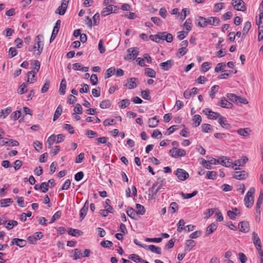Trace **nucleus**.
Segmentation results:
<instances>
[{
    "instance_id": "nucleus-1",
    "label": "nucleus",
    "mask_w": 263,
    "mask_h": 263,
    "mask_svg": "<svg viewBox=\"0 0 263 263\" xmlns=\"http://www.w3.org/2000/svg\"><path fill=\"white\" fill-rule=\"evenodd\" d=\"M149 39L158 43H160L161 41L165 40L168 43H171L173 41V36L171 33L167 32H161L155 35H151Z\"/></svg>"
},
{
    "instance_id": "nucleus-2",
    "label": "nucleus",
    "mask_w": 263,
    "mask_h": 263,
    "mask_svg": "<svg viewBox=\"0 0 263 263\" xmlns=\"http://www.w3.org/2000/svg\"><path fill=\"white\" fill-rule=\"evenodd\" d=\"M43 37V36L41 34L37 35L35 39V45L33 46H30L29 47V51H33V54L40 55L42 53L43 48V44H41V40Z\"/></svg>"
},
{
    "instance_id": "nucleus-3",
    "label": "nucleus",
    "mask_w": 263,
    "mask_h": 263,
    "mask_svg": "<svg viewBox=\"0 0 263 263\" xmlns=\"http://www.w3.org/2000/svg\"><path fill=\"white\" fill-rule=\"evenodd\" d=\"M255 189L254 187H251L245 197V204L248 208H251L254 203L253 195Z\"/></svg>"
},
{
    "instance_id": "nucleus-4",
    "label": "nucleus",
    "mask_w": 263,
    "mask_h": 263,
    "mask_svg": "<svg viewBox=\"0 0 263 263\" xmlns=\"http://www.w3.org/2000/svg\"><path fill=\"white\" fill-rule=\"evenodd\" d=\"M65 136L63 134H59L57 136L54 135H51L47 139L48 148H50L53 144L55 142L57 143L63 141Z\"/></svg>"
},
{
    "instance_id": "nucleus-5",
    "label": "nucleus",
    "mask_w": 263,
    "mask_h": 263,
    "mask_svg": "<svg viewBox=\"0 0 263 263\" xmlns=\"http://www.w3.org/2000/svg\"><path fill=\"white\" fill-rule=\"evenodd\" d=\"M164 180L161 178L157 179V181L153 184V186L149 190V192H151L152 196L155 198V197L158 192L161 189L163 184Z\"/></svg>"
},
{
    "instance_id": "nucleus-6",
    "label": "nucleus",
    "mask_w": 263,
    "mask_h": 263,
    "mask_svg": "<svg viewBox=\"0 0 263 263\" xmlns=\"http://www.w3.org/2000/svg\"><path fill=\"white\" fill-rule=\"evenodd\" d=\"M171 156L174 158H178L179 157H183L186 155L185 151L183 149L174 147L170 150Z\"/></svg>"
},
{
    "instance_id": "nucleus-7",
    "label": "nucleus",
    "mask_w": 263,
    "mask_h": 263,
    "mask_svg": "<svg viewBox=\"0 0 263 263\" xmlns=\"http://www.w3.org/2000/svg\"><path fill=\"white\" fill-rule=\"evenodd\" d=\"M232 4L237 11H245L246 10L245 3L242 0H233Z\"/></svg>"
},
{
    "instance_id": "nucleus-8",
    "label": "nucleus",
    "mask_w": 263,
    "mask_h": 263,
    "mask_svg": "<svg viewBox=\"0 0 263 263\" xmlns=\"http://www.w3.org/2000/svg\"><path fill=\"white\" fill-rule=\"evenodd\" d=\"M118 9V8L116 6L110 5L103 9L101 14L105 16L111 13H116Z\"/></svg>"
},
{
    "instance_id": "nucleus-9",
    "label": "nucleus",
    "mask_w": 263,
    "mask_h": 263,
    "mask_svg": "<svg viewBox=\"0 0 263 263\" xmlns=\"http://www.w3.org/2000/svg\"><path fill=\"white\" fill-rule=\"evenodd\" d=\"M175 175L178 179L181 181H184L189 177V173L182 168H177Z\"/></svg>"
},
{
    "instance_id": "nucleus-10",
    "label": "nucleus",
    "mask_w": 263,
    "mask_h": 263,
    "mask_svg": "<svg viewBox=\"0 0 263 263\" xmlns=\"http://www.w3.org/2000/svg\"><path fill=\"white\" fill-rule=\"evenodd\" d=\"M69 0H62L61 5L59 6L55 11V13L60 15H64L66 11Z\"/></svg>"
},
{
    "instance_id": "nucleus-11",
    "label": "nucleus",
    "mask_w": 263,
    "mask_h": 263,
    "mask_svg": "<svg viewBox=\"0 0 263 263\" xmlns=\"http://www.w3.org/2000/svg\"><path fill=\"white\" fill-rule=\"evenodd\" d=\"M221 164L227 167H231L235 170H237L239 169V168L237 167H234V166H233L232 160L231 159L225 156L221 157Z\"/></svg>"
},
{
    "instance_id": "nucleus-12",
    "label": "nucleus",
    "mask_w": 263,
    "mask_h": 263,
    "mask_svg": "<svg viewBox=\"0 0 263 263\" xmlns=\"http://www.w3.org/2000/svg\"><path fill=\"white\" fill-rule=\"evenodd\" d=\"M61 25V21L58 20L57 21L55 25L54 26L52 32L50 39V42H52L56 37L60 29V26Z\"/></svg>"
},
{
    "instance_id": "nucleus-13",
    "label": "nucleus",
    "mask_w": 263,
    "mask_h": 263,
    "mask_svg": "<svg viewBox=\"0 0 263 263\" xmlns=\"http://www.w3.org/2000/svg\"><path fill=\"white\" fill-rule=\"evenodd\" d=\"M128 54L124 58L125 60H134L138 54V51L134 48H130L127 50Z\"/></svg>"
},
{
    "instance_id": "nucleus-14",
    "label": "nucleus",
    "mask_w": 263,
    "mask_h": 263,
    "mask_svg": "<svg viewBox=\"0 0 263 263\" xmlns=\"http://www.w3.org/2000/svg\"><path fill=\"white\" fill-rule=\"evenodd\" d=\"M88 207H89L88 200H86L84 203V206H83V208L81 209V210L80 211V221H82L84 219L85 216L86 215L87 212L88 211Z\"/></svg>"
},
{
    "instance_id": "nucleus-15",
    "label": "nucleus",
    "mask_w": 263,
    "mask_h": 263,
    "mask_svg": "<svg viewBox=\"0 0 263 263\" xmlns=\"http://www.w3.org/2000/svg\"><path fill=\"white\" fill-rule=\"evenodd\" d=\"M233 177L238 180H243L248 177V174L246 171H241L235 172Z\"/></svg>"
},
{
    "instance_id": "nucleus-16",
    "label": "nucleus",
    "mask_w": 263,
    "mask_h": 263,
    "mask_svg": "<svg viewBox=\"0 0 263 263\" xmlns=\"http://www.w3.org/2000/svg\"><path fill=\"white\" fill-rule=\"evenodd\" d=\"M138 81L137 78H131L127 80V83L125 85L129 89L136 88L137 86L136 82Z\"/></svg>"
},
{
    "instance_id": "nucleus-17",
    "label": "nucleus",
    "mask_w": 263,
    "mask_h": 263,
    "mask_svg": "<svg viewBox=\"0 0 263 263\" xmlns=\"http://www.w3.org/2000/svg\"><path fill=\"white\" fill-rule=\"evenodd\" d=\"M252 237L253 239V243L256 249L257 250H260V248H261V241L257 234L255 232H253L252 234Z\"/></svg>"
},
{
    "instance_id": "nucleus-18",
    "label": "nucleus",
    "mask_w": 263,
    "mask_h": 263,
    "mask_svg": "<svg viewBox=\"0 0 263 263\" xmlns=\"http://www.w3.org/2000/svg\"><path fill=\"white\" fill-rule=\"evenodd\" d=\"M203 112H204L205 115H208L211 119H216L218 118H220L221 116L219 113L213 111L209 109L203 110Z\"/></svg>"
},
{
    "instance_id": "nucleus-19",
    "label": "nucleus",
    "mask_w": 263,
    "mask_h": 263,
    "mask_svg": "<svg viewBox=\"0 0 263 263\" xmlns=\"http://www.w3.org/2000/svg\"><path fill=\"white\" fill-rule=\"evenodd\" d=\"M238 228L240 231L247 233L249 231V224L246 221H241L239 223Z\"/></svg>"
},
{
    "instance_id": "nucleus-20",
    "label": "nucleus",
    "mask_w": 263,
    "mask_h": 263,
    "mask_svg": "<svg viewBox=\"0 0 263 263\" xmlns=\"http://www.w3.org/2000/svg\"><path fill=\"white\" fill-rule=\"evenodd\" d=\"M173 64H174V60H169L166 62L161 63L159 65L160 67H161L162 68V69L164 70L167 71V70H168L172 67Z\"/></svg>"
},
{
    "instance_id": "nucleus-21",
    "label": "nucleus",
    "mask_w": 263,
    "mask_h": 263,
    "mask_svg": "<svg viewBox=\"0 0 263 263\" xmlns=\"http://www.w3.org/2000/svg\"><path fill=\"white\" fill-rule=\"evenodd\" d=\"M218 122L223 128L226 129H230L231 128V125L228 123L226 118L222 116L219 118Z\"/></svg>"
},
{
    "instance_id": "nucleus-22",
    "label": "nucleus",
    "mask_w": 263,
    "mask_h": 263,
    "mask_svg": "<svg viewBox=\"0 0 263 263\" xmlns=\"http://www.w3.org/2000/svg\"><path fill=\"white\" fill-rule=\"evenodd\" d=\"M219 105L223 108H231L233 106V104L226 100L224 97L221 98V101L219 103Z\"/></svg>"
},
{
    "instance_id": "nucleus-23",
    "label": "nucleus",
    "mask_w": 263,
    "mask_h": 263,
    "mask_svg": "<svg viewBox=\"0 0 263 263\" xmlns=\"http://www.w3.org/2000/svg\"><path fill=\"white\" fill-rule=\"evenodd\" d=\"M248 161V158L246 156H243L242 159L236 160L234 163L233 162V166L234 167L243 166Z\"/></svg>"
},
{
    "instance_id": "nucleus-24",
    "label": "nucleus",
    "mask_w": 263,
    "mask_h": 263,
    "mask_svg": "<svg viewBox=\"0 0 263 263\" xmlns=\"http://www.w3.org/2000/svg\"><path fill=\"white\" fill-rule=\"evenodd\" d=\"M40 63L37 60H35L33 62V70L28 72L27 74L29 77L32 73H36L40 69Z\"/></svg>"
},
{
    "instance_id": "nucleus-25",
    "label": "nucleus",
    "mask_w": 263,
    "mask_h": 263,
    "mask_svg": "<svg viewBox=\"0 0 263 263\" xmlns=\"http://www.w3.org/2000/svg\"><path fill=\"white\" fill-rule=\"evenodd\" d=\"M145 247L147 248V249L152 252H154L157 254H161V248L159 247H156L153 245H148L147 246L145 245Z\"/></svg>"
},
{
    "instance_id": "nucleus-26",
    "label": "nucleus",
    "mask_w": 263,
    "mask_h": 263,
    "mask_svg": "<svg viewBox=\"0 0 263 263\" xmlns=\"http://www.w3.org/2000/svg\"><path fill=\"white\" fill-rule=\"evenodd\" d=\"M66 89V81L65 78L63 79L61 82L59 92L61 95H64L65 94Z\"/></svg>"
},
{
    "instance_id": "nucleus-27",
    "label": "nucleus",
    "mask_w": 263,
    "mask_h": 263,
    "mask_svg": "<svg viewBox=\"0 0 263 263\" xmlns=\"http://www.w3.org/2000/svg\"><path fill=\"white\" fill-rule=\"evenodd\" d=\"M208 24L212 26H218L220 23V20L217 17H210L208 18Z\"/></svg>"
},
{
    "instance_id": "nucleus-28",
    "label": "nucleus",
    "mask_w": 263,
    "mask_h": 263,
    "mask_svg": "<svg viewBox=\"0 0 263 263\" xmlns=\"http://www.w3.org/2000/svg\"><path fill=\"white\" fill-rule=\"evenodd\" d=\"M127 215L133 219H136V216L138 214L136 211L131 207H128L126 210Z\"/></svg>"
},
{
    "instance_id": "nucleus-29",
    "label": "nucleus",
    "mask_w": 263,
    "mask_h": 263,
    "mask_svg": "<svg viewBox=\"0 0 263 263\" xmlns=\"http://www.w3.org/2000/svg\"><path fill=\"white\" fill-rule=\"evenodd\" d=\"M159 123V120H157V116L153 117L149 119L148 121V126L150 128H154L156 127Z\"/></svg>"
},
{
    "instance_id": "nucleus-30",
    "label": "nucleus",
    "mask_w": 263,
    "mask_h": 263,
    "mask_svg": "<svg viewBox=\"0 0 263 263\" xmlns=\"http://www.w3.org/2000/svg\"><path fill=\"white\" fill-rule=\"evenodd\" d=\"M128 258L132 259L136 263H142L143 262V259H142L138 255L135 254L129 255Z\"/></svg>"
},
{
    "instance_id": "nucleus-31",
    "label": "nucleus",
    "mask_w": 263,
    "mask_h": 263,
    "mask_svg": "<svg viewBox=\"0 0 263 263\" xmlns=\"http://www.w3.org/2000/svg\"><path fill=\"white\" fill-rule=\"evenodd\" d=\"M256 24L258 26V29L263 31V12H260L258 20L256 21Z\"/></svg>"
},
{
    "instance_id": "nucleus-32",
    "label": "nucleus",
    "mask_w": 263,
    "mask_h": 263,
    "mask_svg": "<svg viewBox=\"0 0 263 263\" xmlns=\"http://www.w3.org/2000/svg\"><path fill=\"white\" fill-rule=\"evenodd\" d=\"M208 24V21L206 18L199 16L198 18V26L200 27H204Z\"/></svg>"
},
{
    "instance_id": "nucleus-33",
    "label": "nucleus",
    "mask_w": 263,
    "mask_h": 263,
    "mask_svg": "<svg viewBox=\"0 0 263 263\" xmlns=\"http://www.w3.org/2000/svg\"><path fill=\"white\" fill-rule=\"evenodd\" d=\"M12 108L10 107L6 108V109L2 110L0 111V118H5L8 115H9L12 111Z\"/></svg>"
},
{
    "instance_id": "nucleus-34",
    "label": "nucleus",
    "mask_w": 263,
    "mask_h": 263,
    "mask_svg": "<svg viewBox=\"0 0 263 263\" xmlns=\"http://www.w3.org/2000/svg\"><path fill=\"white\" fill-rule=\"evenodd\" d=\"M251 27V24L250 22H246L244 25L242 31V36L245 37Z\"/></svg>"
},
{
    "instance_id": "nucleus-35",
    "label": "nucleus",
    "mask_w": 263,
    "mask_h": 263,
    "mask_svg": "<svg viewBox=\"0 0 263 263\" xmlns=\"http://www.w3.org/2000/svg\"><path fill=\"white\" fill-rule=\"evenodd\" d=\"M145 74L150 78H155L156 76V71L152 68H146L145 69Z\"/></svg>"
},
{
    "instance_id": "nucleus-36",
    "label": "nucleus",
    "mask_w": 263,
    "mask_h": 263,
    "mask_svg": "<svg viewBox=\"0 0 263 263\" xmlns=\"http://www.w3.org/2000/svg\"><path fill=\"white\" fill-rule=\"evenodd\" d=\"M115 71L116 69L114 67H112L107 69L104 74L105 79H108L110 78L115 73Z\"/></svg>"
},
{
    "instance_id": "nucleus-37",
    "label": "nucleus",
    "mask_w": 263,
    "mask_h": 263,
    "mask_svg": "<svg viewBox=\"0 0 263 263\" xmlns=\"http://www.w3.org/2000/svg\"><path fill=\"white\" fill-rule=\"evenodd\" d=\"M72 252L73 253L72 257L74 260H78L81 258L82 256V253H81V250L79 249H75L72 250Z\"/></svg>"
},
{
    "instance_id": "nucleus-38",
    "label": "nucleus",
    "mask_w": 263,
    "mask_h": 263,
    "mask_svg": "<svg viewBox=\"0 0 263 263\" xmlns=\"http://www.w3.org/2000/svg\"><path fill=\"white\" fill-rule=\"evenodd\" d=\"M217 225L215 223H212L209 227H208L206 230V234L209 235L213 233L214 231L217 229Z\"/></svg>"
},
{
    "instance_id": "nucleus-39",
    "label": "nucleus",
    "mask_w": 263,
    "mask_h": 263,
    "mask_svg": "<svg viewBox=\"0 0 263 263\" xmlns=\"http://www.w3.org/2000/svg\"><path fill=\"white\" fill-rule=\"evenodd\" d=\"M62 112V106L61 105H59L57 108L54 116L53 120L54 121L58 119L60 116L61 115Z\"/></svg>"
},
{
    "instance_id": "nucleus-40",
    "label": "nucleus",
    "mask_w": 263,
    "mask_h": 263,
    "mask_svg": "<svg viewBox=\"0 0 263 263\" xmlns=\"http://www.w3.org/2000/svg\"><path fill=\"white\" fill-rule=\"evenodd\" d=\"M68 234L73 236H80L83 234V232L77 229H70L68 231Z\"/></svg>"
},
{
    "instance_id": "nucleus-41",
    "label": "nucleus",
    "mask_w": 263,
    "mask_h": 263,
    "mask_svg": "<svg viewBox=\"0 0 263 263\" xmlns=\"http://www.w3.org/2000/svg\"><path fill=\"white\" fill-rule=\"evenodd\" d=\"M137 212L139 215H144L145 213V210L144 206L140 204L137 203L136 205Z\"/></svg>"
},
{
    "instance_id": "nucleus-42",
    "label": "nucleus",
    "mask_w": 263,
    "mask_h": 263,
    "mask_svg": "<svg viewBox=\"0 0 263 263\" xmlns=\"http://www.w3.org/2000/svg\"><path fill=\"white\" fill-rule=\"evenodd\" d=\"M13 202V201L10 198H5L1 200V206L5 207L9 205Z\"/></svg>"
},
{
    "instance_id": "nucleus-43",
    "label": "nucleus",
    "mask_w": 263,
    "mask_h": 263,
    "mask_svg": "<svg viewBox=\"0 0 263 263\" xmlns=\"http://www.w3.org/2000/svg\"><path fill=\"white\" fill-rule=\"evenodd\" d=\"M111 105V103L109 100L102 101L100 104V107L102 109L109 108Z\"/></svg>"
},
{
    "instance_id": "nucleus-44",
    "label": "nucleus",
    "mask_w": 263,
    "mask_h": 263,
    "mask_svg": "<svg viewBox=\"0 0 263 263\" xmlns=\"http://www.w3.org/2000/svg\"><path fill=\"white\" fill-rule=\"evenodd\" d=\"M193 120L194 121L195 126H199L201 122V117L199 115H196L194 116Z\"/></svg>"
},
{
    "instance_id": "nucleus-45",
    "label": "nucleus",
    "mask_w": 263,
    "mask_h": 263,
    "mask_svg": "<svg viewBox=\"0 0 263 263\" xmlns=\"http://www.w3.org/2000/svg\"><path fill=\"white\" fill-rule=\"evenodd\" d=\"M227 97L230 100L238 104V96L233 93H228Z\"/></svg>"
},
{
    "instance_id": "nucleus-46",
    "label": "nucleus",
    "mask_w": 263,
    "mask_h": 263,
    "mask_svg": "<svg viewBox=\"0 0 263 263\" xmlns=\"http://www.w3.org/2000/svg\"><path fill=\"white\" fill-rule=\"evenodd\" d=\"M217 173L215 171H208L206 175V177L208 179L214 180L216 178Z\"/></svg>"
},
{
    "instance_id": "nucleus-47",
    "label": "nucleus",
    "mask_w": 263,
    "mask_h": 263,
    "mask_svg": "<svg viewBox=\"0 0 263 263\" xmlns=\"http://www.w3.org/2000/svg\"><path fill=\"white\" fill-rule=\"evenodd\" d=\"M196 245L194 240L192 239L187 240L186 242V247L189 251L191 250Z\"/></svg>"
},
{
    "instance_id": "nucleus-48",
    "label": "nucleus",
    "mask_w": 263,
    "mask_h": 263,
    "mask_svg": "<svg viewBox=\"0 0 263 263\" xmlns=\"http://www.w3.org/2000/svg\"><path fill=\"white\" fill-rule=\"evenodd\" d=\"M237 133L240 136L243 137H247L249 135L248 129L247 128H240L237 130Z\"/></svg>"
},
{
    "instance_id": "nucleus-49",
    "label": "nucleus",
    "mask_w": 263,
    "mask_h": 263,
    "mask_svg": "<svg viewBox=\"0 0 263 263\" xmlns=\"http://www.w3.org/2000/svg\"><path fill=\"white\" fill-rule=\"evenodd\" d=\"M197 193H198L197 191L195 190L193 193H190V194H189V193L184 194L183 193H182L181 195L184 199H189V198H191L195 196V195H196Z\"/></svg>"
},
{
    "instance_id": "nucleus-50",
    "label": "nucleus",
    "mask_w": 263,
    "mask_h": 263,
    "mask_svg": "<svg viewBox=\"0 0 263 263\" xmlns=\"http://www.w3.org/2000/svg\"><path fill=\"white\" fill-rule=\"evenodd\" d=\"M120 107L121 108H125L130 104L129 100L127 99H123L120 102Z\"/></svg>"
},
{
    "instance_id": "nucleus-51",
    "label": "nucleus",
    "mask_w": 263,
    "mask_h": 263,
    "mask_svg": "<svg viewBox=\"0 0 263 263\" xmlns=\"http://www.w3.org/2000/svg\"><path fill=\"white\" fill-rule=\"evenodd\" d=\"M184 225H185L184 220L183 219H180L177 224V226H178L177 231L179 232H180L182 231V230L185 229Z\"/></svg>"
},
{
    "instance_id": "nucleus-52",
    "label": "nucleus",
    "mask_w": 263,
    "mask_h": 263,
    "mask_svg": "<svg viewBox=\"0 0 263 263\" xmlns=\"http://www.w3.org/2000/svg\"><path fill=\"white\" fill-rule=\"evenodd\" d=\"M62 213L61 211H59L57 212L52 217L51 221H50V223H52L55 221L57 219H58L61 216Z\"/></svg>"
},
{
    "instance_id": "nucleus-53",
    "label": "nucleus",
    "mask_w": 263,
    "mask_h": 263,
    "mask_svg": "<svg viewBox=\"0 0 263 263\" xmlns=\"http://www.w3.org/2000/svg\"><path fill=\"white\" fill-rule=\"evenodd\" d=\"M142 97L145 100H149L151 97L149 96V91L148 90H145L141 91Z\"/></svg>"
},
{
    "instance_id": "nucleus-54",
    "label": "nucleus",
    "mask_w": 263,
    "mask_h": 263,
    "mask_svg": "<svg viewBox=\"0 0 263 263\" xmlns=\"http://www.w3.org/2000/svg\"><path fill=\"white\" fill-rule=\"evenodd\" d=\"M26 244H27L26 240L23 239H20V238H17V240H16V246H18L20 248H23V247H25L26 245Z\"/></svg>"
},
{
    "instance_id": "nucleus-55",
    "label": "nucleus",
    "mask_w": 263,
    "mask_h": 263,
    "mask_svg": "<svg viewBox=\"0 0 263 263\" xmlns=\"http://www.w3.org/2000/svg\"><path fill=\"white\" fill-rule=\"evenodd\" d=\"M82 109L83 108L80 104H76L74 109V112L73 113V115H76V114H81L82 113Z\"/></svg>"
},
{
    "instance_id": "nucleus-56",
    "label": "nucleus",
    "mask_w": 263,
    "mask_h": 263,
    "mask_svg": "<svg viewBox=\"0 0 263 263\" xmlns=\"http://www.w3.org/2000/svg\"><path fill=\"white\" fill-rule=\"evenodd\" d=\"M50 86V81L49 80H46L45 83H44L42 90L41 92L42 93H45L47 92Z\"/></svg>"
},
{
    "instance_id": "nucleus-57",
    "label": "nucleus",
    "mask_w": 263,
    "mask_h": 263,
    "mask_svg": "<svg viewBox=\"0 0 263 263\" xmlns=\"http://www.w3.org/2000/svg\"><path fill=\"white\" fill-rule=\"evenodd\" d=\"M49 185L46 182H42L40 185V189L42 190L43 193H46L48 190Z\"/></svg>"
},
{
    "instance_id": "nucleus-58",
    "label": "nucleus",
    "mask_w": 263,
    "mask_h": 263,
    "mask_svg": "<svg viewBox=\"0 0 263 263\" xmlns=\"http://www.w3.org/2000/svg\"><path fill=\"white\" fill-rule=\"evenodd\" d=\"M101 245L104 248H109L112 246L113 243L109 240H106L101 241Z\"/></svg>"
},
{
    "instance_id": "nucleus-59",
    "label": "nucleus",
    "mask_w": 263,
    "mask_h": 263,
    "mask_svg": "<svg viewBox=\"0 0 263 263\" xmlns=\"http://www.w3.org/2000/svg\"><path fill=\"white\" fill-rule=\"evenodd\" d=\"M226 64L224 63H218L216 67L215 68V71L216 72H218L221 70L223 69L226 67Z\"/></svg>"
},
{
    "instance_id": "nucleus-60",
    "label": "nucleus",
    "mask_w": 263,
    "mask_h": 263,
    "mask_svg": "<svg viewBox=\"0 0 263 263\" xmlns=\"http://www.w3.org/2000/svg\"><path fill=\"white\" fill-rule=\"evenodd\" d=\"M178 206L176 202H172L170 204L169 210L172 211V213H174L178 210Z\"/></svg>"
},
{
    "instance_id": "nucleus-61",
    "label": "nucleus",
    "mask_w": 263,
    "mask_h": 263,
    "mask_svg": "<svg viewBox=\"0 0 263 263\" xmlns=\"http://www.w3.org/2000/svg\"><path fill=\"white\" fill-rule=\"evenodd\" d=\"M86 135L89 138H92L98 136V134L91 130H88L86 133Z\"/></svg>"
},
{
    "instance_id": "nucleus-62",
    "label": "nucleus",
    "mask_w": 263,
    "mask_h": 263,
    "mask_svg": "<svg viewBox=\"0 0 263 263\" xmlns=\"http://www.w3.org/2000/svg\"><path fill=\"white\" fill-rule=\"evenodd\" d=\"M211 125L208 124H203L202 125V130L204 133H209L211 131V129L210 128Z\"/></svg>"
},
{
    "instance_id": "nucleus-63",
    "label": "nucleus",
    "mask_w": 263,
    "mask_h": 263,
    "mask_svg": "<svg viewBox=\"0 0 263 263\" xmlns=\"http://www.w3.org/2000/svg\"><path fill=\"white\" fill-rule=\"evenodd\" d=\"M152 137L160 139L162 138V134L158 129H156L154 130Z\"/></svg>"
},
{
    "instance_id": "nucleus-64",
    "label": "nucleus",
    "mask_w": 263,
    "mask_h": 263,
    "mask_svg": "<svg viewBox=\"0 0 263 263\" xmlns=\"http://www.w3.org/2000/svg\"><path fill=\"white\" fill-rule=\"evenodd\" d=\"M239 259L241 263H246L247 261V257L245 254L242 253H239L238 254Z\"/></svg>"
}]
</instances>
